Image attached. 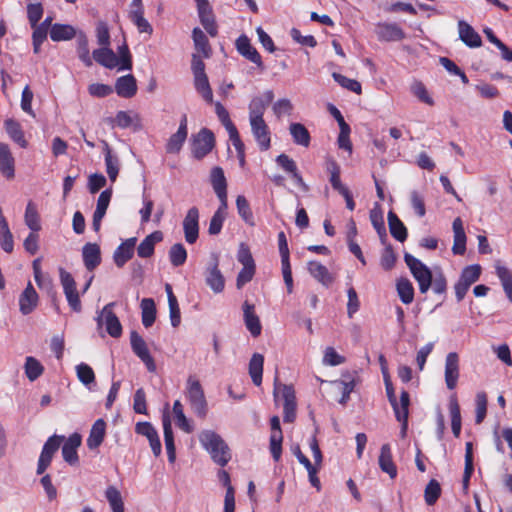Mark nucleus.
<instances>
[{
	"instance_id": "10",
	"label": "nucleus",
	"mask_w": 512,
	"mask_h": 512,
	"mask_svg": "<svg viewBox=\"0 0 512 512\" xmlns=\"http://www.w3.org/2000/svg\"><path fill=\"white\" fill-rule=\"evenodd\" d=\"M200 22L207 33L215 37L218 33L215 16L208 0H195Z\"/></svg>"
},
{
	"instance_id": "11",
	"label": "nucleus",
	"mask_w": 512,
	"mask_h": 512,
	"mask_svg": "<svg viewBox=\"0 0 512 512\" xmlns=\"http://www.w3.org/2000/svg\"><path fill=\"white\" fill-rule=\"evenodd\" d=\"M445 384L449 390H454L460 377L459 356L456 352H450L445 359Z\"/></svg>"
},
{
	"instance_id": "54",
	"label": "nucleus",
	"mask_w": 512,
	"mask_h": 512,
	"mask_svg": "<svg viewBox=\"0 0 512 512\" xmlns=\"http://www.w3.org/2000/svg\"><path fill=\"white\" fill-rule=\"evenodd\" d=\"M187 259V251L183 244L176 243L169 250V260L174 267L182 266Z\"/></svg>"
},
{
	"instance_id": "49",
	"label": "nucleus",
	"mask_w": 512,
	"mask_h": 512,
	"mask_svg": "<svg viewBox=\"0 0 512 512\" xmlns=\"http://www.w3.org/2000/svg\"><path fill=\"white\" fill-rule=\"evenodd\" d=\"M105 497L111 507L112 512H124V503L120 491L115 486H108L105 491Z\"/></svg>"
},
{
	"instance_id": "40",
	"label": "nucleus",
	"mask_w": 512,
	"mask_h": 512,
	"mask_svg": "<svg viewBox=\"0 0 512 512\" xmlns=\"http://www.w3.org/2000/svg\"><path fill=\"white\" fill-rule=\"evenodd\" d=\"M326 171L330 174L329 181L334 190H336L340 193L341 191H343L347 188L341 182V179H340L341 169H340L339 164L335 160L328 159L326 161Z\"/></svg>"
},
{
	"instance_id": "48",
	"label": "nucleus",
	"mask_w": 512,
	"mask_h": 512,
	"mask_svg": "<svg viewBox=\"0 0 512 512\" xmlns=\"http://www.w3.org/2000/svg\"><path fill=\"white\" fill-rule=\"evenodd\" d=\"M77 54L86 67H91L93 65L88 47V38L82 32L77 36Z\"/></svg>"
},
{
	"instance_id": "33",
	"label": "nucleus",
	"mask_w": 512,
	"mask_h": 512,
	"mask_svg": "<svg viewBox=\"0 0 512 512\" xmlns=\"http://www.w3.org/2000/svg\"><path fill=\"white\" fill-rule=\"evenodd\" d=\"M163 433H164V442L168 455V461L173 463L176 459V449L174 444V436L171 426V421L168 416L163 417Z\"/></svg>"
},
{
	"instance_id": "57",
	"label": "nucleus",
	"mask_w": 512,
	"mask_h": 512,
	"mask_svg": "<svg viewBox=\"0 0 512 512\" xmlns=\"http://www.w3.org/2000/svg\"><path fill=\"white\" fill-rule=\"evenodd\" d=\"M267 108L266 103L262 97H254L248 106L249 109V120H260L264 119L263 115Z\"/></svg>"
},
{
	"instance_id": "31",
	"label": "nucleus",
	"mask_w": 512,
	"mask_h": 512,
	"mask_svg": "<svg viewBox=\"0 0 512 512\" xmlns=\"http://www.w3.org/2000/svg\"><path fill=\"white\" fill-rule=\"evenodd\" d=\"M105 166L106 173L111 180L115 182L120 169V160L117 155H114L107 142H104Z\"/></svg>"
},
{
	"instance_id": "27",
	"label": "nucleus",
	"mask_w": 512,
	"mask_h": 512,
	"mask_svg": "<svg viewBox=\"0 0 512 512\" xmlns=\"http://www.w3.org/2000/svg\"><path fill=\"white\" fill-rule=\"evenodd\" d=\"M106 434V422L103 419H97L90 429L87 438V446L89 449H97L103 442Z\"/></svg>"
},
{
	"instance_id": "22",
	"label": "nucleus",
	"mask_w": 512,
	"mask_h": 512,
	"mask_svg": "<svg viewBox=\"0 0 512 512\" xmlns=\"http://www.w3.org/2000/svg\"><path fill=\"white\" fill-rule=\"evenodd\" d=\"M83 262L91 273L101 263L100 247L96 243H86L82 248Z\"/></svg>"
},
{
	"instance_id": "3",
	"label": "nucleus",
	"mask_w": 512,
	"mask_h": 512,
	"mask_svg": "<svg viewBox=\"0 0 512 512\" xmlns=\"http://www.w3.org/2000/svg\"><path fill=\"white\" fill-rule=\"evenodd\" d=\"M237 260L243 266L239 271L236 279L237 288H241L253 279L256 272L255 261L252 257L249 247L244 243L239 246L237 252Z\"/></svg>"
},
{
	"instance_id": "44",
	"label": "nucleus",
	"mask_w": 512,
	"mask_h": 512,
	"mask_svg": "<svg viewBox=\"0 0 512 512\" xmlns=\"http://www.w3.org/2000/svg\"><path fill=\"white\" fill-rule=\"evenodd\" d=\"M78 380L89 390L95 385V373L93 369L86 363L82 362L75 367Z\"/></svg>"
},
{
	"instance_id": "59",
	"label": "nucleus",
	"mask_w": 512,
	"mask_h": 512,
	"mask_svg": "<svg viewBox=\"0 0 512 512\" xmlns=\"http://www.w3.org/2000/svg\"><path fill=\"white\" fill-rule=\"evenodd\" d=\"M399 403L402 404V411H400V413L398 411H396V419L402 423V430L405 431L407 428L409 404H410V396L407 391L403 390L401 392Z\"/></svg>"
},
{
	"instance_id": "19",
	"label": "nucleus",
	"mask_w": 512,
	"mask_h": 512,
	"mask_svg": "<svg viewBox=\"0 0 512 512\" xmlns=\"http://www.w3.org/2000/svg\"><path fill=\"white\" fill-rule=\"evenodd\" d=\"M243 316L247 330L253 337H258L261 334L262 326L259 317L255 313V306L248 301L243 303Z\"/></svg>"
},
{
	"instance_id": "23",
	"label": "nucleus",
	"mask_w": 512,
	"mask_h": 512,
	"mask_svg": "<svg viewBox=\"0 0 512 512\" xmlns=\"http://www.w3.org/2000/svg\"><path fill=\"white\" fill-rule=\"evenodd\" d=\"M93 60L108 69L120 67L118 57L109 47H100L95 49L92 53V61Z\"/></svg>"
},
{
	"instance_id": "25",
	"label": "nucleus",
	"mask_w": 512,
	"mask_h": 512,
	"mask_svg": "<svg viewBox=\"0 0 512 512\" xmlns=\"http://www.w3.org/2000/svg\"><path fill=\"white\" fill-rule=\"evenodd\" d=\"M115 91L122 98H132L137 92L135 77L132 74L119 77L115 83Z\"/></svg>"
},
{
	"instance_id": "45",
	"label": "nucleus",
	"mask_w": 512,
	"mask_h": 512,
	"mask_svg": "<svg viewBox=\"0 0 512 512\" xmlns=\"http://www.w3.org/2000/svg\"><path fill=\"white\" fill-rule=\"evenodd\" d=\"M24 371L29 381L33 382L43 374L44 366L36 358L28 356L25 359Z\"/></svg>"
},
{
	"instance_id": "1",
	"label": "nucleus",
	"mask_w": 512,
	"mask_h": 512,
	"mask_svg": "<svg viewBox=\"0 0 512 512\" xmlns=\"http://www.w3.org/2000/svg\"><path fill=\"white\" fill-rule=\"evenodd\" d=\"M199 442L205 449L214 463L224 467L231 460V451L224 439L213 430H203L200 432Z\"/></svg>"
},
{
	"instance_id": "18",
	"label": "nucleus",
	"mask_w": 512,
	"mask_h": 512,
	"mask_svg": "<svg viewBox=\"0 0 512 512\" xmlns=\"http://www.w3.org/2000/svg\"><path fill=\"white\" fill-rule=\"evenodd\" d=\"M458 34L459 39L470 48H478L482 45V40L480 35L475 31V29L466 21L459 20L458 21Z\"/></svg>"
},
{
	"instance_id": "41",
	"label": "nucleus",
	"mask_w": 512,
	"mask_h": 512,
	"mask_svg": "<svg viewBox=\"0 0 512 512\" xmlns=\"http://www.w3.org/2000/svg\"><path fill=\"white\" fill-rule=\"evenodd\" d=\"M192 38L197 52L201 53L203 57L209 58L211 56V47L205 33L196 27L192 31Z\"/></svg>"
},
{
	"instance_id": "60",
	"label": "nucleus",
	"mask_w": 512,
	"mask_h": 512,
	"mask_svg": "<svg viewBox=\"0 0 512 512\" xmlns=\"http://www.w3.org/2000/svg\"><path fill=\"white\" fill-rule=\"evenodd\" d=\"M441 494V487L437 480L431 479L427 484L424 492L425 502L428 505H433L436 503Z\"/></svg>"
},
{
	"instance_id": "61",
	"label": "nucleus",
	"mask_w": 512,
	"mask_h": 512,
	"mask_svg": "<svg viewBox=\"0 0 512 512\" xmlns=\"http://www.w3.org/2000/svg\"><path fill=\"white\" fill-rule=\"evenodd\" d=\"M332 77L343 88H346L349 91L357 94L361 93V84L357 80L347 78L346 76L336 72L332 74Z\"/></svg>"
},
{
	"instance_id": "38",
	"label": "nucleus",
	"mask_w": 512,
	"mask_h": 512,
	"mask_svg": "<svg viewBox=\"0 0 512 512\" xmlns=\"http://www.w3.org/2000/svg\"><path fill=\"white\" fill-rule=\"evenodd\" d=\"M289 131L295 144L308 147L310 145L311 136L308 129L301 123H291Z\"/></svg>"
},
{
	"instance_id": "50",
	"label": "nucleus",
	"mask_w": 512,
	"mask_h": 512,
	"mask_svg": "<svg viewBox=\"0 0 512 512\" xmlns=\"http://www.w3.org/2000/svg\"><path fill=\"white\" fill-rule=\"evenodd\" d=\"M173 413L176 420V425L186 433H191L194 427L184 414L183 405L179 400H176L173 404Z\"/></svg>"
},
{
	"instance_id": "58",
	"label": "nucleus",
	"mask_w": 512,
	"mask_h": 512,
	"mask_svg": "<svg viewBox=\"0 0 512 512\" xmlns=\"http://www.w3.org/2000/svg\"><path fill=\"white\" fill-rule=\"evenodd\" d=\"M187 139V134L176 131L170 136L166 143V152L169 154H177L182 149L183 144Z\"/></svg>"
},
{
	"instance_id": "47",
	"label": "nucleus",
	"mask_w": 512,
	"mask_h": 512,
	"mask_svg": "<svg viewBox=\"0 0 512 512\" xmlns=\"http://www.w3.org/2000/svg\"><path fill=\"white\" fill-rule=\"evenodd\" d=\"M24 220L31 231L38 232L41 229L37 207L32 201H29L26 206Z\"/></svg>"
},
{
	"instance_id": "34",
	"label": "nucleus",
	"mask_w": 512,
	"mask_h": 512,
	"mask_svg": "<svg viewBox=\"0 0 512 512\" xmlns=\"http://www.w3.org/2000/svg\"><path fill=\"white\" fill-rule=\"evenodd\" d=\"M388 225L391 235L399 242L407 239V229L399 217L393 212H388Z\"/></svg>"
},
{
	"instance_id": "5",
	"label": "nucleus",
	"mask_w": 512,
	"mask_h": 512,
	"mask_svg": "<svg viewBox=\"0 0 512 512\" xmlns=\"http://www.w3.org/2000/svg\"><path fill=\"white\" fill-rule=\"evenodd\" d=\"M404 260L414 278L417 280L419 288H430L432 283V271L411 254L406 253Z\"/></svg>"
},
{
	"instance_id": "43",
	"label": "nucleus",
	"mask_w": 512,
	"mask_h": 512,
	"mask_svg": "<svg viewBox=\"0 0 512 512\" xmlns=\"http://www.w3.org/2000/svg\"><path fill=\"white\" fill-rule=\"evenodd\" d=\"M210 182L216 195L227 193V181L221 167H214L210 173Z\"/></svg>"
},
{
	"instance_id": "14",
	"label": "nucleus",
	"mask_w": 512,
	"mask_h": 512,
	"mask_svg": "<svg viewBox=\"0 0 512 512\" xmlns=\"http://www.w3.org/2000/svg\"><path fill=\"white\" fill-rule=\"evenodd\" d=\"M236 49L240 55L254 63L261 71L265 69L262 58L254 48L246 35H241L236 40Z\"/></svg>"
},
{
	"instance_id": "26",
	"label": "nucleus",
	"mask_w": 512,
	"mask_h": 512,
	"mask_svg": "<svg viewBox=\"0 0 512 512\" xmlns=\"http://www.w3.org/2000/svg\"><path fill=\"white\" fill-rule=\"evenodd\" d=\"M378 463L380 469L387 473L391 479H394L397 476V468L392 459L390 444H383L381 446Z\"/></svg>"
},
{
	"instance_id": "16",
	"label": "nucleus",
	"mask_w": 512,
	"mask_h": 512,
	"mask_svg": "<svg viewBox=\"0 0 512 512\" xmlns=\"http://www.w3.org/2000/svg\"><path fill=\"white\" fill-rule=\"evenodd\" d=\"M135 432L148 439L151 450L156 457L161 454L162 446L158 432L150 422H138L135 426Z\"/></svg>"
},
{
	"instance_id": "9",
	"label": "nucleus",
	"mask_w": 512,
	"mask_h": 512,
	"mask_svg": "<svg viewBox=\"0 0 512 512\" xmlns=\"http://www.w3.org/2000/svg\"><path fill=\"white\" fill-rule=\"evenodd\" d=\"M375 33L379 41L398 42L406 38V33L397 23L379 22Z\"/></svg>"
},
{
	"instance_id": "2",
	"label": "nucleus",
	"mask_w": 512,
	"mask_h": 512,
	"mask_svg": "<svg viewBox=\"0 0 512 512\" xmlns=\"http://www.w3.org/2000/svg\"><path fill=\"white\" fill-rule=\"evenodd\" d=\"M186 389L187 399L192 411L197 417L205 418L208 412V403L199 380L189 377Z\"/></svg>"
},
{
	"instance_id": "29",
	"label": "nucleus",
	"mask_w": 512,
	"mask_h": 512,
	"mask_svg": "<svg viewBox=\"0 0 512 512\" xmlns=\"http://www.w3.org/2000/svg\"><path fill=\"white\" fill-rule=\"evenodd\" d=\"M308 271L323 286H330L334 282L332 273L318 261H310L308 263Z\"/></svg>"
},
{
	"instance_id": "46",
	"label": "nucleus",
	"mask_w": 512,
	"mask_h": 512,
	"mask_svg": "<svg viewBox=\"0 0 512 512\" xmlns=\"http://www.w3.org/2000/svg\"><path fill=\"white\" fill-rule=\"evenodd\" d=\"M142 309V323L144 327L148 328L153 325L156 318V308L153 299L144 298L141 301Z\"/></svg>"
},
{
	"instance_id": "52",
	"label": "nucleus",
	"mask_w": 512,
	"mask_h": 512,
	"mask_svg": "<svg viewBox=\"0 0 512 512\" xmlns=\"http://www.w3.org/2000/svg\"><path fill=\"white\" fill-rule=\"evenodd\" d=\"M483 32L487 39L500 50L501 57L507 62H512V50H510L506 44L496 37L492 29L485 28Z\"/></svg>"
},
{
	"instance_id": "56",
	"label": "nucleus",
	"mask_w": 512,
	"mask_h": 512,
	"mask_svg": "<svg viewBox=\"0 0 512 512\" xmlns=\"http://www.w3.org/2000/svg\"><path fill=\"white\" fill-rule=\"evenodd\" d=\"M410 91L421 102L429 106L434 105L433 98L429 95L425 85L421 81L415 80L410 86Z\"/></svg>"
},
{
	"instance_id": "42",
	"label": "nucleus",
	"mask_w": 512,
	"mask_h": 512,
	"mask_svg": "<svg viewBox=\"0 0 512 512\" xmlns=\"http://www.w3.org/2000/svg\"><path fill=\"white\" fill-rule=\"evenodd\" d=\"M449 411L451 416V429L455 437H459L461 433V413L460 407L455 396H452L449 400Z\"/></svg>"
},
{
	"instance_id": "17",
	"label": "nucleus",
	"mask_w": 512,
	"mask_h": 512,
	"mask_svg": "<svg viewBox=\"0 0 512 512\" xmlns=\"http://www.w3.org/2000/svg\"><path fill=\"white\" fill-rule=\"evenodd\" d=\"M81 441V435L78 433L71 434L67 439L63 441L64 444L61 450L62 457L64 461L71 466H74L79 462L77 449L81 445Z\"/></svg>"
},
{
	"instance_id": "20",
	"label": "nucleus",
	"mask_w": 512,
	"mask_h": 512,
	"mask_svg": "<svg viewBox=\"0 0 512 512\" xmlns=\"http://www.w3.org/2000/svg\"><path fill=\"white\" fill-rule=\"evenodd\" d=\"M136 241L135 237L129 238L114 251L113 259L117 267H123L133 257Z\"/></svg>"
},
{
	"instance_id": "55",
	"label": "nucleus",
	"mask_w": 512,
	"mask_h": 512,
	"mask_svg": "<svg viewBox=\"0 0 512 512\" xmlns=\"http://www.w3.org/2000/svg\"><path fill=\"white\" fill-rule=\"evenodd\" d=\"M168 303H169V311H170V321L171 325L176 328L179 326L181 322L180 308L178 305L177 297L174 295L173 290H166Z\"/></svg>"
},
{
	"instance_id": "8",
	"label": "nucleus",
	"mask_w": 512,
	"mask_h": 512,
	"mask_svg": "<svg viewBox=\"0 0 512 512\" xmlns=\"http://www.w3.org/2000/svg\"><path fill=\"white\" fill-rule=\"evenodd\" d=\"M214 143V134L207 128L201 129L198 134L193 137V156L197 159H202L213 149Z\"/></svg>"
},
{
	"instance_id": "62",
	"label": "nucleus",
	"mask_w": 512,
	"mask_h": 512,
	"mask_svg": "<svg viewBox=\"0 0 512 512\" xmlns=\"http://www.w3.org/2000/svg\"><path fill=\"white\" fill-rule=\"evenodd\" d=\"M236 207L240 217L246 222L252 224L253 214L247 199L243 195L236 198Z\"/></svg>"
},
{
	"instance_id": "28",
	"label": "nucleus",
	"mask_w": 512,
	"mask_h": 512,
	"mask_svg": "<svg viewBox=\"0 0 512 512\" xmlns=\"http://www.w3.org/2000/svg\"><path fill=\"white\" fill-rule=\"evenodd\" d=\"M163 240L161 231H154L146 236L137 247V254L141 258H148L153 255L155 244Z\"/></svg>"
},
{
	"instance_id": "12",
	"label": "nucleus",
	"mask_w": 512,
	"mask_h": 512,
	"mask_svg": "<svg viewBox=\"0 0 512 512\" xmlns=\"http://www.w3.org/2000/svg\"><path fill=\"white\" fill-rule=\"evenodd\" d=\"M184 237L187 243L194 244L199 237V211L191 207L183 220Z\"/></svg>"
},
{
	"instance_id": "21",
	"label": "nucleus",
	"mask_w": 512,
	"mask_h": 512,
	"mask_svg": "<svg viewBox=\"0 0 512 512\" xmlns=\"http://www.w3.org/2000/svg\"><path fill=\"white\" fill-rule=\"evenodd\" d=\"M0 172L8 180L15 176V160L7 144L0 142Z\"/></svg>"
},
{
	"instance_id": "37",
	"label": "nucleus",
	"mask_w": 512,
	"mask_h": 512,
	"mask_svg": "<svg viewBox=\"0 0 512 512\" xmlns=\"http://www.w3.org/2000/svg\"><path fill=\"white\" fill-rule=\"evenodd\" d=\"M264 357L262 354L254 353L249 362V375L254 385L262 383Z\"/></svg>"
},
{
	"instance_id": "30",
	"label": "nucleus",
	"mask_w": 512,
	"mask_h": 512,
	"mask_svg": "<svg viewBox=\"0 0 512 512\" xmlns=\"http://www.w3.org/2000/svg\"><path fill=\"white\" fill-rule=\"evenodd\" d=\"M481 266L473 264L466 266L460 275V278L454 288H469L474 284L480 277Z\"/></svg>"
},
{
	"instance_id": "7",
	"label": "nucleus",
	"mask_w": 512,
	"mask_h": 512,
	"mask_svg": "<svg viewBox=\"0 0 512 512\" xmlns=\"http://www.w3.org/2000/svg\"><path fill=\"white\" fill-rule=\"evenodd\" d=\"M130 344L134 354L145 364L149 372L156 371V364L151 356L147 344L136 331L130 333Z\"/></svg>"
},
{
	"instance_id": "63",
	"label": "nucleus",
	"mask_w": 512,
	"mask_h": 512,
	"mask_svg": "<svg viewBox=\"0 0 512 512\" xmlns=\"http://www.w3.org/2000/svg\"><path fill=\"white\" fill-rule=\"evenodd\" d=\"M134 120L137 122L140 121L139 115L137 113L119 111L115 116L114 122L118 127L125 129L130 127L134 123Z\"/></svg>"
},
{
	"instance_id": "4",
	"label": "nucleus",
	"mask_w": 512,
	"mask_h": 512,
	"mask_svg": "<svg viewBox=\"0 0 512 512\" xmlns=\"http://www.w3.org/2000/svg\"><path fill=\"white\" fill-rule=\"evenodd\" d=\"M114 303H109L104 306L98 314L96 321L99 327L105 326L107 333L113 337L118 338L122 335V325L112 310Z\"/></svg>"
},
{
	"instance_id": "53",
	"label": "nucleus",
	"mask_w": 512,
	"mask_h": 512,
	"mask_svg": "<svg viewBox=\"0 0 512 512\" xmlns=\"http://www.w3.org/2000/svg\"><path fill=\"white\" fill-rule=\"evenodd\" d=\"M206 283L210 288H224L225 279L221 271L218 269L217 262L207 269Z\"/></svg>"
},
{
	"instance_id": "36",
	"label": "nucleus",
	"mask_w": 512,
	"mask_h": 512,
	"mask_svg": "<svg viewBox=\"0 0 512 512\" xmlns=\"http://www.w3.org/2000/svg\"><path fill=\"white\" fill-rule=\"evenodd\" d=\"M4 127L9 137L15 143H17L22 148L27 147L28 143L24 137V133L19 122L14 119H7L4 122Z\"/></svg>"
},
{
	"instance_id": "15",
	"label": "nucleus",
	"mask_w": 512,
	"mask_h": 512,
	"mask_svg": "<svg viewBox=\"0 0 512 512\" xmlns=\"http://www.w3.org/2000/svg\"><path fill=\"white\" fill-rule=\"evenodd\" d=\"M251 132L262 151H267L271 146L270 130L264 119L249 120Z\"/></svg>"
},
{
	"instance_id": "24",
	"label": "nucleus",
	"mask_w": 512,
	"mask_h": 512,
	"mask_svg": "<svg viewBox=\"0 0 512 512\" xmlns=\"http://www.w3.org/2000/svg\"><path fill=\"white\" fill-rule=\"evenodd\" d=\"M454 243L452 252L455 255H463L466 252V234L463 227V222L460 217L454 219L453 224Z\"/></svg>"
},
{
	"instance_id": "32",
	"label": "nucleus",
	"mask_w": 512,
	"mask_h": 512,
	"mask_svg": "<svg viewBox=\"0 0 512 512\" xmlns=\"http://www.w3.org/2000/svg\"><path fill=\"white\" fill-rule=\"evenodd\" d=\"M77 35L76 29L69 24L55 23L50 29V38L55 42L68 41Z\"/></svg>"
},
{
	"instance_id": "39",
	"label": "nucleus",
	"mask_w": 512,
	"mask_h": 512,
	"mask_svg": "<svg viewBox=\"0 0 512 512\" xmlns=\"http://www.w3.org/2000/svg\"><path fill=\"white\" fill-rule=\"evenodd\" d=\"M38 294L36 290H23L19 297L20 311L24 315L30 314L38 304Z\"/></svg>"
},
{
	"instance_id": "13",
	"label": "nucleus",
	"mask_w": 512,
	"mask_h": 512,
	"mask_svg": "<svg viewBox=\"0 0 512 512\" xmlns=\"http://www.w3.org/2000/svg\"><path fill=\"white\" fill-rule=\"evenodd\" d=\"M278 246H279V253L281 256V266H282V275L284 282L287 286V288H292L293 286V278H292V271H291V265L289 261V248L287 239L284 232H280L278 234Z\"/></svg>"
},
{
	"instance_id": "64",
	"label": "nucleus",
	"mask_w": 512,
	"mask_h": 512,
	"mask_svg": "<svg viewBox=\"0 0 512 512\" xmlns=\"http://www.w3.org/2000/svg\"><path fill=\"white\" fill-rule=\"evenodd\" d=\"M43 6L41 3H29L27 5V17L31 26H36L43 16Z\"/></svg>"
},
{
	"instance_id": "51",
	"label": "nucleus",
	"mask_w": 512,
	"mask_h": 512,
	"mask_svg": "<svg viewBox=\"0 0 512 512\" xmlns=\"http://www.w3.org/2000/svg\"><path fill=\"white\" fill-rule=\"evenodd\" d=\"M129 18L137 27L139 33H147L149 35L153 33L152 25L144 17V11H141L140 9L131 10Z\"/></svg>"
},
{
	"instance_id": "35",
	"label": "nucleus",
	"mask_w": 512,
	"mask_h": 512,
	"mask_svg": "<svg viewBox=\"0 0 512 512\" xmlns=\"http://www.w3.org/2000/svg\"><path fill=\"white\" fill-rule=\"evenodd\" d=\"M194 88L196 92L203 98L208 104L213 103V91L209 83L207 74L194 76Z\"/></svg>"
},
{
	"instance_id": "6",
	"label": "nucleus",
	"mask_w": 512,
	"mask_h": 512,
	"mask_svg": "<svg viewBox=\"0 0 512 512\" xmlns=\"http://www.w3.org/2000/svg\"><path fill=\"white\" fill-rule=\"evenodd\" d=\"M281 392L283 403V420L284 422L291 423L296 418V396L295 391L290 385H277L275 383L274 394Z\"/></svg>"
}]
</instances>
